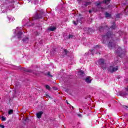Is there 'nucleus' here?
Listing matches in <instances>:
<instances>
[{"mask_svg":"<svg viewBox=\"0 0 128 128\" xmlns=\"http://www.w3.org/2000/svg\"><path fill=\"white\" fill-rule=\"evenodd\" d=\"M108 46L109 48H110V50H112V48H117V50L116 51V54H120V52H122V48H120V47L118 46H116V44H114V40H112V42H110L108 44Z\"/></svg>","mask_w":128,"mask_h":128,"instance_id":"f257e3e1","label":"nucleus"},{"mask_svg":"<svg viewBox=\"0 0 128 128\" xmlns=\"http://www.w3.org/2000/svg\"><path fill=\"white\" fill-rule=\"evenodd\" d=\"M104 62L105 60L104 59L101 58L97 61L96 64H98V66H100L102 70H106V66Z\"/></svg>","mask_w":128,"mask_h":128,"instance_id":"f03ea898","label":"nucleus"},{"mask_svg":"<svg viewBox=\"0 0 128 128\" xmlns=\"http://www.w3.org/2000/svg\"><path fill=\"white\" fill-rule=\"evenodd\" d=\"M118 70V67H114L112 66H110L108 68V72H116Z\"/></svg>","mask_w":128,"mask_h":128,"instance_id":"7ed1b4c3","label":"nucleus"},{"mask_svg":"<svg viewBox=\"0 0 128 128\" xmlns=\"http://www.w3.org/2000/svg\"><path fill=\"white\" fill-rule=\"evenodd\" d=\"M18 38L19 40L22 38L24 36V34L20 31H19L17 34Z\"/></svg>","mask_w":128,"mask_h":128,"instance_id":"20e7f679","label":"nucleus"},{"mask_svg":"<svg viewBox=\"0 0 128 128\" xmlns=\"http://www.w3.org/2000/svg\"><path fill=\"white\" fill-rule=\"evenodd\" d=\"M42 114H44V112H42V111H40L38 112L36 114V117L38 118H42Z\"/></svg>","mask_w":128,"mask_h":128,"instance_id":"39448f33","label":"nucleus"},{"mask_svg":"<svg viewBox=\"0 0 128 128\" xmlns=\"http://www.w3.org/2000/svg\"><path fill=\"white\" fill-rule=\"evenodd\" d=\"M33 18L34 20H38V18H41L42 16L38 15V13H36Z\"/></svg>","mask_w":128,"mask_h":128,"instance_id":"423d86ee","label":"nucleus"},{"mask_svg":"<svg viewBox=\"0 0 128 128\" xmlns=\"http://www.w3.org/2000/svg\"><path fill=\"white\" fill-rule=\"evenodd\" d=\"M85 80L88 84H90V82H92V80L90 76H87L85 79Z\"/></svg>","mask_w":128,"mask_h":128,"instance_id":"0eeeda50","label":"nucleus"},{"mask_svg":"<svg viewBox=\"0 0 128 128\" xmlns=\"http://www.w3.org/2000/svg\"><path fill=\"white\" fill-rule=\"evenodd\" d=\"M55 30H56V28L55 26H50L48 28L50 32H54Z\"/></svg>","mask_w":128,"mask_h":128,"instance_id":"6e6552de","label":"nucleus"},{"mask_svg":"<svg viewBox=\"0 0 128 128\" xmlns=\"http://www.w3.org/2000/svg\"><path fill=\"white\" fill-rule=\"evenodd\" d=\"M29 2H31L32 4H38V0H30Z\"/></svg>","mask_w":128,"mask_h":128,"instance_id":"1a4fd4ad","label":"nucleus"},{"mask_svg":"<svg viewBox=\"0 0 128 128\" xmlns=\"http://www.w3.org/2000/svg\"><path fill=\"white\" fill-rule=\"evenodd\" d=\"M82 4L85 6H90V2H84Z\"/></svg>","mask_w":128,"mask_h":128,"instance_id":"9d476101","label":"nucleus"},{"mask_svg":"<svg viewBox=\"0 0 128 128\" xmlns=\"http://www.w3.org/2000/svg\"><path fill=\"white\" fill-rule=\"evenodd\" d=\"M110 0H104L103 1V4H110Z\"/></svg>","mask_w":128,"mask_h":128,"instance_id":"9b49d317","label":"nucleus"},{"mask_svg":"<svg viewBox=\"0 0 128 128\" xmlns=\"http://www.w3.org/2000/svg\"><path fill=\"white\" fill-rule=\"evenodd\" d=\"M106 37L108 38H112V34H108L106 36H104V38Z\"/></svg>","mask_w":128,"mask_h":128,"instance_id":"f8f14e48","label":"nucleus"},{"mask_svg":"<svg viewBox=\"0 0 128 128\" xmlns=\"http://www.w3.org/2000/svg\"><path fill=\"white\" fill-rule=\"evenodd\" d=\"M22 41L24 42H28V38H25L24 39H22Z\"/></svg>","mask_w":128,"mask_h":128,"instance_id":"ddd939ff","label":"nucleus"},{"mask_svg":"<svg viewBox=\"0 0 128 128\" xmlns=\"http://www.w3.org/2000/svg\"><path fill=\"white\" fill-rule=\"evenodd\" d=\"M105 16L106 18H110V14L108 12H106L105 14Z\"/></svg>","mask_w":128,"mask_h":128,"instance_id":"4468645a","label":"nucleus"},{"mask_svg":"<svg viewBox=\"0 0 128 128\" xmlns=\"http://www.w3.org/2000/svg\"><path fill=\"white\" fill-rule=\"evenodd\" d=\"M78 74L80 76H84V72L82 70H80L78 72Z\"/></svg>","mask_w":128,"mask_h":128,"instance_id":"2eb2a0df","label":"nucleus"},{"mask_svg":"<svg viewBox=\"0 0 128 128\" xmlns=\"http://www.w3.org/2000/svg\"><path fill=\"white\" fill-rule=\"evenodd\" d=\"M68 52L66 50H64V51L63 52V54L64 56H66V54H68Z\"/></svg>","mask_w":128,"mask_h":128,"instance_id":"dca6fc26","label":"nucleus"},{"mask_svg":"<svg viewBox=\"0 0 128 128\" xmlns=\"http://www.w3.org/2000/svg\"><path fill=\"white\" fill-rule=\"evenodd\" d=\"M13 112H14V110H10L8 112V114H12Z\"/></svg>","mask_w":128,"mask_h":128,"instance_id":"f3484780","label":"nucleus"},{"mask_svg":"<svg viewBox=\"0 0 128 128\" xmlns=\"http://www.w3.org/2000/svg\"><path fill=\"white\" fill-rule=\"evenodd\" d=\"M73 24H75V26H76V24H78V20H76V21H73Z\"/></svg>","mask_w":128,"mask_h":128,"instance_id":"a211bd4d","label":"nucleus"},{"mask_svg":"<svg viewBox=\"0 0 128 128\" xmlns=\"http://www.w3.org/2000/svg\"><path fill=\"white\" fill-rule=\"evenodd\" d=\"M2 122H4V121L6 120V118L2 116Z\"/></svg>","mask_w":128,"mask_h":128,"instance_id":"6ab92c4d","label":"nucleus"},{"mask_svg":"<svg viewBox=\"0 0 128 128\" xmlns=\"http://www.w3.org/2000/svg\"><path fill=\"white\" fill-rule=\"evenodd\" d=\"M46 90H50V87L48 85H46Z\"/></svg>","mask_w":128,"mask_h":128,"instance_id":"aec40b11","label":"nucleus"},{"mask_svg":"<svg viewBox=\"0 0 128 128\" xmlns=\"http://www.w3.org/2000/svg\"><path fill=\"white\" fill-rule=\"evenodd\" d=\"M19 28V29H18ZM22 30V28H16V30H14V34H16V30Z\"/></svg>","mask_w":128,"mask_h":128,"instance_id":"412c9836","label":"nucleus"},{"mask_svg":"<svg viewBox=\"0 0 128 128\" xmlns=\"http://www.w3.org/2000/svg\"><path fill=\"white\" fill-rule=\"evenodd\" d=\"M100 2H96L95 4L96 6H100Z\"/></svg>","mask_w":128,"mask_h":128,"instance_id":"4be33fe9","label":"nucleus"},{"mask_svg":"<svg viewBox=\"0 0 128 128\" xmlns=\"http://www.w3.org/2000/svg\"><path fill=\"white\" fill-rule=\"evenodd\" d=\"M68 38H74V36H72V34H69Z\"/></svg>","mask_w":128,"mask_h":128,"instance_id":"5701e85b","label":"nucleus"},{"mask_svg":"<svg viewBox=\"0 0 128 128\" xmlns=\"http://www.w3.org/2000/svg\"><path fill=\"white\" fill-rule=\"evenodd\" d=\"M125 13L126 14H128V8H126V10H125V11H124Z\"/></svg>","mask_w":128,"mask_h":128,"instance_id":"b1692460","label":"nucleus"},{"mask_svg":"<svg viewBox=\"0 0 128 128\" xmlns=\"http://www.w3.org/2000/svg\"><path fill=\"white\" fill-rule=\"evenodd\" d=\"M118 56L120 58H122V56H124V54H118Z\"/></svg>","mask_w":128,"mask_h":128,"instance_id":"393cba45","label":"nucleus"},{"mask_svg":"<svg viewBox=\"0 0 128 128\" xmlns=\"http://www.w3.org/2000/svg\"><path fill=\"white\" fill-rule=\"evenodd\" d=\"M48 76H52L50 75V72H48Z\"/></svg>","mask_w":128,"mask_h":128,"instance_id":"a878e982","label":"nucleus"},{"mask_svg":"<svg viewBox=\"0 0 128 128\" xmlns=\"http://www.w3.org/2000/svg\"><path fill=\"white\" fill-rule=\"evenodd\" d=\"M0 128H4V126L2 125V124H0Z\"/></svg>","mask_w":128,"mask_h":128,"instance_id":"bb28decb","label":"nucleus"},{"mask_svg":"<svg viewBox=\"0 0 128 128\" xmlns=\"http://www.w3.org/2000/svg\"><path fill=\"white\" fill-rule=\"evenodd\" d=\"M8 18L9 20H10V18H12L10 17H8Z\"/></svg>","mask_w":128,"mask_h":128,"instance_id":"cd10ccee","label":"nucleus"},{"mask_svg":"<svg viewBox=\"0 0 128 128\" xmlns=\"http://www.w3.org/2000/svg\"><path fill=\"white\" fill-rule=\"evenodd\" d=\"M91 52H92V54H94V50H91Z\"/></svg>","mask_w":128,"mask_h":128,"instance_id":"c85d7f7f","label":"nucleus"},{"mask_svg":"<svg viewBox=\"0 0 128 128\" xmlns=\"http://www.w3.org/2000/svg\"><path fill=\"white\" fill-rule=\"evenodd\" d=\"M111 28H115L114 26H112Z\"/></svg>","mask_w":128,"mask_h":128,"instance_id":"c756f323","label":"nucleus"},{"mask_svg":"<svg viewBox=\"0 0 128 128\" xmlns=\"http://www.w3.org/2000/svg\"><path fill=\"white\" fill-rule=\"evenodd\" d=\"M102 28H103L101 27V28H99V30L101 31L102 30Z\"/></svg>","mask_w":128,"mask_h":128,"instance_id":"7c9ffc66","label":"nucleus"},{"mask_svg":"<svg viewBox=\"0 0 128 128\" xmlns=\"http://www.w3.org/2000/svg\"><path fill=\"white\" fill-rule=\"evenodd\" d=\"M78 116H82V114H78Z\"/></svg>","mask_w":128,"mask_h":128,"instance_id":"2f4dec72","label":"nucleus"},{"mask_svg":"<svg viewBox=\"0 0 128 128\" xmlns=\"http://www.w3.org/2000/svg\"><path fill=\"white\" fill-rule=\"evenodd\" d=\"M89 14H92V10H89Z\"/></svg>","mask_w":128,"mask_h":128,"instance_id":"473e14b6","label":"nucleus"},{"mask_svg":"<svg viewBox=\"0 0 128 128\" xmlns=\"http://www.w3.org/2000/svg\"><path fill=\"white\" fill-rule=\"evenodd\" d=\"M96 48H98V46H96Z\"/></svg>","mask_w":128,"mask_h":128,"instance_id":"72a5a7b5","label":"nucleus"},{"mask_svg":"<svg viewBox=\"0 0 128 128\" xmlns=\"http://www.w3.org/2000/svg\"><path fill=\"white\" fill-rule=\"evenodd\" d=\"M28 20H29V22H30V19H28Z\"/></svg>","mask_w":128,"mask_h":128,"instance_id":"f704fd0d","label":"nucleus"}]
</instances>
